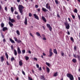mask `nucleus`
Instances as JSON below:
<instances>
[{"mask_svg":"<svg viewBox=\"0 0 80 80\" xmlns=\"http://www.w3.org/2000/svg\"><path fill=\"white\" fill-rule=\"evenodd\" d=\"M24 7L22 5H19L18 7V9L20 12L21 13V15H23V9Z\"/></svg>","mask_w":80,"mask_h":80,"instance_id":"nucleus-1","label":"nucleus"},{"mask_svg":"<svg viewBox=\"0 0 80 80\" xmlns=\"http://www.w3.org/2000/svg\"><path fill=\"white\" fill-rule=\"evenodd\" d=\"M67 76L68 78H69L70 80H74V78L71 73H68L67 74Z\"/></svg>","mask_w":80,"mask_h":80,"instance_id":"nucleus-2","label":"nucleus"},{"mask_svg":"<svg viewBox=\"0 0 80 80\" xmlns=\"http://www.w3.org/2000/svg\"><path fill=\"white\" fill-rule=\"evenodd\" d=\"M64 24L65 25V27L67 29H69L70 27V25L68 23V22H66L64 23Z\"/></svg>","mask_w":80,"mask_h":80,"instance_id":"nucleus-3","label":"nucleus"},{"mask_svg":"<svg viewBox=\"0 0 80 80\" xmlns=\"http://www.w3.org/2000/svg\"><path fill=\"white\" fill-rule=\"evenodd\" d=\"M46 8H47L48 9H49V10H50V11H51V8L50 6V5H49V4L48 3H47L46 4Z\"/></svg>","mask_w":80,"mask_h":80,"instance_id":"nucleus-4","label":"nucleus"},{"mask_svg":"<svg viewBox=\"0 0 80 80\" xmlns=\"http://www.w3.org/2000/svg\"><path fill=\"white\" fill-rule=\"evenodd\" d=\"M52 49L50 48L49 49V57H51L52 56L53 53L52 52Z\"/></svg>","mask_w":80,"mask_h":80,"instance_id":"nucleus-5","label":"nucleus"},{"mask_svg":"<svg viewBox=\"0 0 80 80\" xmlns=\"http://www.w3.org/2000/svg\"><path fill=\"white\" fill-rule=\"evenodd\" d=\"M47 26L49 28V30L50 31H52V27H51V26L49 24H48V23H47Z\"/></svg>","mask_w":80,"mask_h":80,"instance_id":"nucleus-6","label":"nucleus"},{"mask_svg":"<svg viewBox=\"0 0 80 80\" xmlns=\"http://www.w3.org/2000/svg\"><path fill=\"white\" fill-rule=\"evenodd\" d=\"M18 54H22V52L20 49L18 47Z\"/></svg>","mask_w":80,"mask_h":80,"instance_id":"nucleus-7","label":"nucleus"},{"mask_svg":"<svg viewBox=\"0 0 80 80\" xmlns=\"http://www.w3.org/2000/svg\"><path fill=\"white\" fill-rule=\"evenodd\" d=\"M33 16L35 17V18H36V19H37V20H39V18L38 17V16L36 14V13H35V14H33Z\"/></svg>","mask_w":80,"mask_h":80,"instance_id":"nucleus-8","label":"nucleus"},{"mask_svg":"<svg viewBox=\"0 0 80 80\" xmlns=\"http://www.w3.org/2000/svg\"><path fill=\"white\" fill-rule=\"evenodd\" d=\"M40 78L41 79H42V80H46L45 76L44 75L40 76Z\"/></svg>","mask_w":80,"mask_h":80,"instance_id":"nucleus-9","label":"nucleus"},{"mask_svg":"<svg viewBox=\"0 0 80 80\" xmlns=\"http://www.w3.org/2000/svg\"><path fill=\"white\" fill-rule=\"evenodd\" d=\"M9 20L11 21V22L12 23H13L14 22H15V20L13 19V18H11V17H9Z\"/></svg>","mask_w":80,"mask_h":80,"instance_id":"nucleus-10","label":"nucleus"},{"mask_svg":"<svg viewBox=\"0 0 80 80\" xmlns=\"http://www.w3.org/2000/svg\"><path fill=\"white\" fill-rule=\"evenodd\" d=\"M24 23L25 25H28V20H27V17H25Z\"/></svg>","mask_w":80,"mask_h":80,"instance_id":"nucleus-11","label":"nucleus"},{"mask_svg":"<svg viewBox=\"0 0 80 80\" xmlns=\"http://www.w3.org/2000/svg\"><path fill=\"white\" fill-rule=\"evenodd\" d=\"M42 20H43V21H44V22H46L47 20L46 19V18L42 16Z\"/></svg>","mask_w":80,"mask_h":80,"instance_id":"nucleus-12","label":"nucleus"},{"mask_svg":"<svg viewBox=\"0 0 80 80\" xmlns=\"http://www.w3.org/2000/svg\"><path fill=\"white\" fill-rule=\"evenodd\" d=\"M0 59L1 62H3V61L4 60V57L3 56H1L0 58Z\"/></svg>","mask_w":80,"mask_h":80,"instance_id":"nucleus-13","label":"nucleus"},{"mask_svg":"<svg viewBox=\"0 0 80 80\" xmlns=\"http://www.w3.org/2000/svg\"><path fill=\"white\" fill-rule=\"evenodd\" d=\"M8 30V28L7 27H4L2 28V30L4 31H6V30Z\"/></svg>","mask_w":80,"mask_h":80,"instance_id":"nucleus-14","label":"nucleus"},{"mask_svg":"<svg viewBox=\"0 0 80 80\" xmlns=\"http://www.w3.org/2000/svg\"><path fill=\"white\" fill-rule=\"evenodd\" d=\"M72 62L74 63H76V62H77V60L76 59H75V58H74L72 59Z\"/></svg>","mask_w":80,"mask_h":80,"instance_id":"nucleus-15","label":"nucleus"},{"mask_svg":"<svg viewBox=\"0 0 80 80\" xmlns=\"http://www.w3.org/2000/svg\"><path fill=\"white\" fill-rule=\"evenodd\" d=\"M19 64L20 66H22L23 65V63L22 62V61H20L19 62Z\"/></svg>","mask_w":80,"mask_h":80,"instance_id":"nucleus-16","label":"nucleus"},{"mask_svg":"<svg viewBox=\"0 0 80 80\" xmlns=\"http://www.w3.org/2000/svg\"><path fill=\"white\" fill-rule=\"evenodd\" d=\"M46 70H47V71L48 72V73L50 72V69L49 68H48V66H47V67H46Z\"/></svg>","mask_w":80,"mask_h":80,"instance_id":"nucleus-17","label":"nucleus"},{"mask_svg":"<svg viewBox=\"0 0 80 80\" xmlns=\"http://www.w3.org/2000/svg\"><path fill=\"white\" fill-rule=\"evenodd\" d=\"M53 52L54 53H55V54H57L58 52L56 49H53Z\"/></svg>","mask_w":80,"mask_h":80,"instance_id":"nucleus-18","label":"nucleus"},{"mask_svg":"<svg viewBox=\"0 0 80 80\" xmlns=\"http://www.w3.org/2000/svg\"><path fill=\"white\" fill-rule=\"evenodd\" d=\"M9 40L11 42H12V43H15V42L14 41V40H13L12 39H11V38H10Z\"/></svg>","mask_w":80,"mask_h":80,"instance_id":"nucleus-19","label":"nucleus"},{"mask_svg":"<svg viewBox=\"0 0 80 80\" xmlns=\"http://www.w3.org/2000/svg\"><path fill=\"white\" fill-rule=\"evenodd\" d=\"M9 24L10 25V27H12V26H13V23H11V22L10 21L9 22Z\"/></svg>","mask_w":80,"mask_h":80,"instance_id":"nucleus-20","label":"nucleus"},{"mask_svg":"<svg viewBox=\"0 0 80 80\" xmlns=\"http://www.w3.org/2000/svg\"><path fill=\"white\" fill-rule=\"evenodd\" d=\"M5 55L6 57V58H7V60H8V54H7V52H6L5 53Z\"/></svg>","mask_w":80,"mask_h":80,"instance_id":"nucleus-21","label":"nucleus"},{"mask_svg":"<svg viewBox=\"0 0 80 80\" xmlns=\"http://www.w3.org/2000/svg\"><path fill=\"white\" fill-rule=\"evenodd\" d=\"M14 54L15 56H17V52L15 49L14 50Z\"/></svg>","mask_w":80,"mask_h":80,"instance_id":"nucleus-22","label":"nucleus"},{"mask_svg":"<svg viewBox=\"0 0 80 80\" xmlns=\"http://www.w3.org/2000/svg\"><path fill=\"white\" fill-rule=\"evenodd\" d=\"M42 10L43 12H46V11H48V10H47L46 8H44V7H42Z\"/></svg>","mask_w":80,"mask_h":80,"instance_id":"nucleus-23","label":"nucleus"},{"mask_svg":"<svg viewBox=\"0 0 80 80\" xmlns=\"http://www.w3.org/2000/svg\"><path fill=\"white\" fill-rule=\"evenodd\" d=\"M42 37H43V38H42V40H47V39L46 38H45L44 35V34H42Z\"/></svg>","mask_w":80,"mask_h":80,"instance_id":"nucleus-24","label":"nucleus"},{"mask_svg":"<svg viewBox=\"0 0 80 80\" xmlns=\"http://www.w3.org/2000/svg\"><path fill=\"white\" fill-rule=\"evenodd\" d=\"M17 18L18 20H20V19H21V17L20 16L19 14L17 16Z\"/></svg>","mask_w":80,"mask_h":80,"instance_id":"nucleus-25","label":"nucleus"},{"mask_svg":"<svg viewBox=\"0 0 80 80\" xmlns=\"http://www.w3.org/2000/svg\"><path fill=\"white\" fill-rule=\"evenodd\" d=\"M58 75V72H55L53 74V76H55V77H56V76H57Z\"/></svg>","mask_w":80,"mask_h":80,"instance_id":"nucleus-26","label":"nucleus"},{"mask_svg":"<svg viewBox=\"0 0 80 80\" xmlns=\"http://www.w3.org/2000/svg\"><path fill=\"white\" fill-rule=\"evenodd\" d=\"M11 12H12L13 13V12L14 11L13 7H11Z\"/></svg>","mask_w":80,"mask_h":80,"instance_id":"nucleus-27","label":"nucleus"},{"mask_svg":"<svg viewBox=\"0 0 80 80\" xmlns=\"http://www.w3.org/2000/svg\"><path fill=\"white\" fill-rule=\"evenodd\" d=\"M1 27L3 28L4 26V23H3V22L1 23Z\"/></svg>","mask_w":80,"mask_h":80,"instance_id":"nucleus-28","label":"nucleus"},{"mask_svg":"<svg viewBox=\"0 0 80 80\" xmlns=\"http://www.w3.org/2000/svg\"><path fill=\"white\" fill-rule=\"evenodd\" d=\"M16 33H17V34H18V35H20V32L19 31V30H17L16 31Z\"/></svg>","mask_w":80,"mask_h":80,"instance_id":"nucleus-29","label":"nucleus"},{"mask_svg":"<svg viewBox=\"0 0 80 80\" xmlns=\"http://www.w3.org/2000/svg\"><path fill=\"white\" fill-rule=\"evenodd\" d=\"M14 60H15V59H14V57H12L11 58V61L12 62H13V61H14Z\"/></svg>","mask_w":80,"mask_h":80,"instance_id":"nucleus-30","label":"nucleus"},{"mask_svg":"<svg viewBox=\"0 0 80 80\" xmlns=\"http://www.w3.org/2000/svg\"><path fill=\"white\" fill-rule=\"evenodd\" d=\"M22 54H25L26 52V51H25V49L22 50Z\"/></svg>","mask_w":80,"mask_h":80,"instance_id":"nucleus-31","label":"nucleus"},{"mask_svg":"<svg viewBox=\"0 0 80 80\" xmlns=\"http://www.w3.org/2000/svg\"><path fill=\"white\" fill-rule=\"evenodd\" d=\"M28 80H33V79L30 76H28Z\"/></svg>","mask_w":80,"mask_h":80,"instance_id":"nucleus-32","label":"nucleus"},{"mask_svg":"<svg viewBox=\"0 0 80 80\" xmlns=\"http://www.w3.org/2000/svg\"><path fill=\"white\" fill-rule=\"evenodd\" d=\"M77 57L78 58V61H79V62H80V56H78V55H77Z\"/></svg>","mask_w":80,"mask_h":80,"instance_id":"nucleus-33","label":"nucleus"},{"mask_svg":"<svg viewBox=\"0 0 80 80\" xmlns=\"http://www.w3.org/2000/svg\"><path fill=\"white\" fill-rule=\"evenodd\" d=\"M74 12H75V13H77L78 10H77V8H75L74 9Z\"/></svg>","mask_w":80,"mask_h":80,"instance_id":"nucleus-34","label":"nucleus"},{"mask_svg":"<svg viewBox=\"0 0 80 80\" xmlns=\"http://www.w3.org/2000/svg\"><path fill=\"white\" fill-rule=\"evenodd\" d=\"M70 40L72 41V42H74V40H73V38H72V37H71L70 38Z\"/></svg>","mask_w":80,"mask_h":80,"instance_id":"nucleus-35","label":"nucleus"},{"mask_svg":"<svg viewBox=\"0 0 80 80\" xmlns=\"http://www.w3.org/2000/svg\"><path fill=\"white\" fill-rule=\"evenodd\" d=\"M11 48L12 50H13L14 47H13V45H11Z\"/></svg>","mask_w":80,"mask_h":80,"instance_id":"nucleus-36","label":"nucleus"},{"mask_svg":"<svg viewBox=\"0 0 80 80\" xmlns=\"http://www.w3.org/2000/svg\"><path fill=\"white\" fill-rule=\"evenodd\" d=\"M25 59L26 60V61H28V59H29V57H28V56H26L25 58Z\"/></svg>","mask_w":80,"mask_h":80,"instance_id":"nucleus-37","label":"nucleus"},{"mask_svg":"<svg viewBox=\"0 0 80 80\" xmlns=\"http://www.w3.org/2000/svg\"><path fill=\"white\" fill-rule=\"evenodd\" d=\"M36 35H37V36H40V33H39L38 32H36Z\"/></svg>","mask_w":80,"mask_h":80,"instance_id":"nucleus-38","label":"nucleus"},{"mask_svg":"<svg viewBox=\"0 0 80 80\" xmlns=\"http://www.w3.org/2000/svg\"><path fill=\"white\" fill-rule=\"evenodd\" d=\"M55 1L56 4H58V0H55Z\"/></svg>","mask_w":80,"mask_h":80,"instance_id":"nucleus-39","label":"nucleus"},{"mask_svg":"<svg viewBox=\"0 0 80 80\" xmlns=\"http://www.w3.org/2000/svg\"><path fill=\"white\" fill-rule=\"evenodd\" d=\"M20 42H22V41H21L20 39H18V43H20Z\"/></svg>","mask_w":80,"mask_h":80,"instance_id":"nucleus-40","label":"nucleus"},{"mask_svg":"<svg viewBox=\"0 0 80 80\" xmlns=\"http://www.w3.org/2000/svg\"><path fill=\"white\" fill-rule=\"evenodd\" d=\"M46 65L48 66V67H50L49 63H48V62H46Z\"/></svg>","mask_w":80,"mask_h":80,"instance_id":"nucleus-41","label":"nucleus"},{"mask_svg":"<svg viewBox=\"0 0 80 80\" xmlns=\"http://www.w3.org/2000/svg\"><path fill=\"white\" fill-rule=\"evenodd\" d=\"M74 49L75 51H76L77 49V46H74Z\"/></svg>","mask_w":80,"mask_h":80,"instance_id":"nucleus-42","label":"nucleus"},{"mask_svg":"<svg viewBox=\"0 0 80 80\" xmlns=\"http://www.w3.org/2000/svg\"><path fill=\"white\" fill-rule=\"evenodd\" d=\"M22 73L23 74V75H26V74H25L24 71H23V70H22Z\"/></svg>","mask_w":80,"mask_h":80,"instance_id":"nucleus-43","label":"nucleus"},{"mask_svg":"<svg viewBox=\"0 0 80 80\" xmlns=\"http://www.w3.org/2000/svg\"><path fill=\"white\" fill-rule=\"evenodd\" d=\"M15 40L16 41V42H18V39H17V38H14Z\"/></svg>","mask_w":80,"mask_h":80,"instance_id":"nucleus-44","label":"nucleus"},{"mask_svg":"<svg viewBox=\"0 0 80 80\" xmlns=\"http://www.w3.org/2000/svg\"><path fill=\"white\" fill-rule=\"evenodd\" d=\"M32 14L31 13H29V17H32Z\"/></svg>","mask_w":80,"mask_h":80,"instance_id":"nucleus-45","label":"nucleus"},{"mask_svg":"<svg viewBox=\"0 0 80 80\" xmlns=\"http://www.w3.org/2000/svg\"><path fill=\"white\" fill-rule=\"evenodd\" d=\"M72 17L73 18V19H75V15H72Z\"/></svg>","mask_w":80,"mask_h":80,"instance_id":"nucleus-46","label":"nucleus"},{"mask_svg":"<svg viewBox=\"0 0 80 80\" xmlns=\"http://www.w3.org/2000/svg\"><path fill=\"white\" fill-rule=\"evenodd\" d=\"M78 19L79 20H80V15H79V14H78Z\"/></svg>","mask_w":80,"mask_h":80,"instance_id":"nucleus-47","label":"nucleus"},{"mask_svg":"<svg viewBox=\"0 0 80 80\" xmlns=\"http://www.w3.org/2000/svg\"><path fill=\"white\" fill-rule=\"evenodd\" d=\"M5 9L6 11H8V8L7 7H5Z\"/></svg>","mask_w":80,"mask_h":80,"instance_id":"nucleus-48","label":"nucleus"},{"mask_svg":"<svg viewBox=\"0 0 80 80\" xmlns=\"http://www.w3.org/2000/svg\"><path fill=\"white\" fill-rule=\"evenodd\" d=\"M61 55L62 56H64V52H61Z\"/></svg>","mask_w":80,"mask_h":80,"instance_id":"nucleus-49","label":"nucleus"},{"mask_svg":"<svg viewBox=\"0 0 80 80\" xmlns=\"http://www.w3.org/2000/svg\"><path fill=\"white\" fill-rule=\"evenodd\" d=\"M57 17H60V15L59 14H57Z\"/></svg>","mask_w":80,"mask_h":80,"instance_id":"nucleus-50","label":"nucleus"},{"mask_svg":"<svg viewBox=\"0 0 80 80\" xmlns=\"http://www.w3.org/2000/svg\"><path fill=\"white\" fill-rule=\"evenodd\" d=\"M39 70L40 71H42V69L41 67H40V68H39Z\"/></svg>","mask_w":80,"mask_h":80,"instance_id":"nucleus-51","label":"nucleus"},{"mask_svg":"<svg viewBox=\"0 0 80 80\" xmlns=\"http://www.w3.org/2000/svg\"><path fill=\"white\" fill-rule=\"evenodd\" d=\"M15 14H18V12H17V11H15Z\"/></svg>","mask_w":80,"mask_h":80,"instance_id":"nucleus-52","label":"nucleus"},{"mask_svg":"<svg viewBox=\"0 0 80 80\" xmlns=\"http://www.w3.org/2000/svg\"><path fill=\"white\" fill-rule=\"evenodd\" d=\"M6 64H7V65H9V64L8 62V61H7V62H6Z\"/></svg>","mask_w":80,"mask_h":80,"instance_id":"nucleus-53","label":"nucleus"},{"mask_svg":"<svg viewBox=\"0 0 80 80\" xmlns=\"http://www.w3.org/2000/svg\"><path fill=\"white\" fill-rule=\"evenodd\" d=\"M35 7L36 8H38V5H35Z\"/></svg>","mask_w":80,"mask_h":80,"instance_id":"nucleus-54","label":"nucleus"},{"mask_svg":"<svg viewBox=\"0 0 80 80\" xmlns=\"http://www.w3.org/2000/svg\"><path fill=\"white\" fill-rule=\"evenodd\" d=\"M36 66L37 67V68H39V65H38V64H36Z\"/></svg>","mask_w":80,"mask_h":80,"instance_id":"nucleus-55","label":"nucleus"},{"mask_svg":"<svg viewBox=\"0 0 80 80\" xmlns=\"http://www.w3.org/2000/svg\"><path fill=\"white\" fill-rule=\"evenodd\" d=\"M73 56L74 58H77V56L76 55H75V54H73Z\"/></svg>","mask_w":80,"mask_h":80,"instance_id":"nucleus-56","label":"nucleus"},{"mask_svg":"<svg viewBox=\"0 0 80 80\" xmlns=\"http://www.w3.org/2000/svg\"><path fill=\"white\" fill-rule=\"evenodd\" d=\"M29 34L30 35H31V36H32V37H33V34H32V33H30Z\"/></svg>","mask_w":80,"mask_h":80,"instance_id":"nucleus-57","label":"nucleus"},{"mask_svg":"<svg viewBox=\"0 0 80 80\" xmlns=\"http://www.w3.org/2000/svg\"><path fill=\"white\" fill-rule=\"evenodd\" d=\"M67 33H68V35H70V32H69V31H68Z\"/></svg>","mask_w":80,"mask_h":80,"instance_id":"nucleus-58","label":"nucleus"},{"mask_svg":"<svg viewBox=\"0 0 80 80\" xmlns=\"http://www.w3.org/2000/svg\"><path fill=\"white\" fill-rule=\"evenodd\" d=\"M68 20L69 21V22H71V20L70 18H68Z\"/></svg>","mask_w":80,"mask_h":80,"instance_id":"nucleus-59","label":"nucleus"},{"mask_svg":"<svg viewBox=\"0 0 80 80\" xmlns=\"http://www.w3.org/2000/svg\"><path fill=\"white\" fill-rule=\"evenodd\" d=\"M6 39H3V42H6Z\"/></svg>","mask_w":80,"mask_h":80,"instance_id":"nucleus-60","label":"nucleus"},{"mask_svg":"<svg viewBox=\"0 0 80 80\" xmlns=\"http://www.w3.org/2000/svg\"><path fill=\"white\" fill-rule=\"evenodd\" d=\"M40 8H38V12H40Z\"/></svg>","mask_w":80,"mask_h":80,"instance_id":"nucleus-61","label":"nucleus"},{"mask_svg":"<svg viewBox=\"0 0 80 80\" xmlns=\"http://www.w3.org/2000/svg\"><path fill=\"white\" fill-rule=\"evenodd\" d=\"M43 56H46V54H45V53H43Z\"/></svg>","mask_w":80,"mask_h":80,"instance_id":"nucleus-62","label":"nucleus"},{"mask_svg":"<svg viewBox=\"0 0 80 80\" xmlns=\"http://www.w3.org/2000/svg\"><path fill=\"white\" fill-rule=\"evenodd\" d=\"M28 53H29V54H31V51H28Z\"/></svg>","mask_w":80,"mask_h":80,"instance_id":"nucleus-63","label":"nucleus"},{"mask_svg":"<svg viewBox=\"0 0 80 80\" xmlns=\"http://www.w3.org/2000/svg\"><path fill=\"white\" fill-rule=\"evenodd\" d=\"M2 38H4V37L3 34H2Z\"/></svg>","mask_w":80,"mask_h":80,"instance_id":"nucleus-64","label":"nucleus"}]
</instances>
